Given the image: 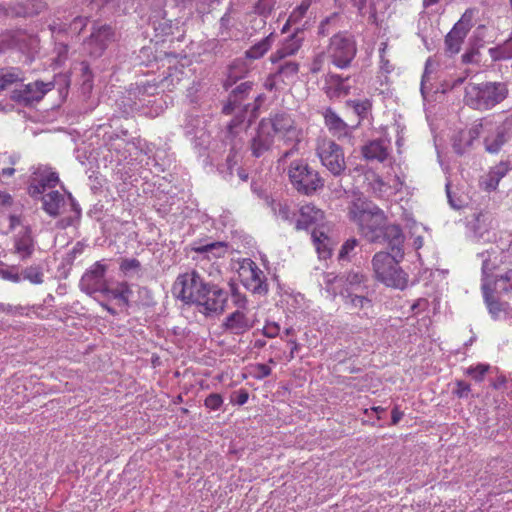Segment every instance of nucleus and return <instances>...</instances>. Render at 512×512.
<instances>
[{"mask_svg":"<svg viewBox=\"0 0 512 512\" xmlns=\"http://www.w3.org/2000/svg\"><path fill=\"white\" fill-rule=\"evenodd\" d=\"M222 404L223 398L218 393L209 394L204 401V405L206 406V408L214 411L218 410L222 406Z\"/></svg>","mask_w":512,"mask_h":512,"instance_id":"nucleus-51","label":"nucleus"},{"mask_svg":"<svg viewBox=\"0 0 512 512\" xmlns=\"http://www.w3.org/2000/svg\"><path fill=\"white\" fill-rule=\"evenodd\" d=\"M106 271V265L101 261L95 262L81 277L80 289L88 295L100 292L105 286L104 278Z\"/></svg>","mask_w":512,"mask_h":512,"instance_id":"nucleus-14","label":"nucleus"},{"mask_svg":"<svg viewBox=\"0 0 512 512\" xmlns=\"http://www.w3.org/2000/svg\"><path fill=\"white\" fill-rule=\"evenodd\" d=\"M299 72V64L295 61H286L279 65L277 71L273 73L274 78L282 77L284 79H291Z\"/></svg>","mask_w":512,"mask_h":512,"instance_id":"nucleus-38","label":"nucleus"},{"mask_svg":"<svg viewBox=\"0 0 512 512\" xmlns=\"http://www.w3.org/2000/svg\"><path fill=\"white\" fill-rule=\"evenodd\" d=\"M338 13H332L330 16L323 19L318 26V35L328 36L335 28L338 22Z\"/></svg>","mask_w":512,"mask_h":512,"instance_id":"nucleus-41","label":"nucleus"},{"mask_svg":"<svg viewBox=\"0 0 512 512\" xmlns=\"http://www.w3.org/2000/svg\"><path fill=\"white\" fill-rule=\"evenodd\" d=\"M47 4L44 0H28L25 8H28L29 17H34L44 11Z\"/></svg>","mask_w":512,"mask_h":512,"instance_id":"nucleus-49","label":"nucleus"},{"mask_svg":"<svg viewBox=\"0 0 512 512\" xmlns=\"http://www.w3.org/2000/svg\"><path fill=\"white\" fill-rule=\"evenodd\" d=\"M228 300V292L218 285L208 284L206 292L203 293V300L197 303L199 312L205 315L222 313Z\"/></svg>","mask_w":512,"mask_h":512,"instance_id":"nucleus-13","label":"nucleus"},{"mask_svg":"<svg viewBox=\"0 0 512 512\" xmlns=\"http://www.w3.org/2000/svg\"><path fill=\"white\" fill-rule=\"evenodd\" d=\"M20 78L15 72L0 73V91L7 88L8 85L19 81Z\"/></svg>","mask_w":512,"mask_h":512,"instance_id":"nucleus-54","label":"nucleus"},{"mask_svg":"<svg viewBox=\"0 0 512 512\" xmlns=\"http://www.w3.org/2000/svg\"><path fill=\"white\" fill-rule=\"evenodd\" d=\"M363 291H350L345 289V293L341 292L344 304L351 310L356 311L359 315L368 316L373 308V302L370 298L362 294Z\"/></svg>","mask_w":512,"mask_h":512,"instance_id":"nucleus-19","label":"nucleus"},{"mask_svg":"<svg viewBox=\"0 0 512 512\" xmlns=\"http://www.w3.org/2000/svg\"><path fill=\"white\" fill-rule=\"evenodd\" d=\"M474 16V11L472 9H467L460 20H458L453 27L458 28V30H461L468 34L470 29L473 27L472 19Z\"/></svg>","mask_w":512,"mask_h":512,"instance_id":"nucleus-45","label":"nucleus"},{"mask_svg":"<svg viewBox=\"0 0 512 512\" xmlns=\"http://www.w3.org/2000/svg\"><path fill=\"white\" fill-rule=\"evenodd\" d=\"M43 210L51 217H57L60 209L66 205L64 196L58 191H51L41 197Z\"/></svg>","mask_w":512,"mask_h":512,"instance_id":"nucleus-28","label":"nucleus"},{"mask_svg":"<svg viewBox=\"0 0 512 512\" xmlns=\"http://www.w3.org/2000/svg\"><path fill=\"white\" fill-rule=\"evenodd\" d=\"M230 290H231V297L233 303L241 309L246 308L247 305V298L245 295L241 294L237 287L234 284H230Z\"/></svg>","mask_w":512,"mask_h":512,"instance_id":"nucleus-52","label":"nucleus"},{"mask_svg":"<svg viewBox=\"0 0 512 512\" xmlns=\"http://www.w3.org/2000/svg\"><path fill=\"white\" fill-rule=\"evenodd\" d=\"M323 118L329 132L338 139L350 137L352 130L360 125V121H358L356 125L349 126L331 107L324 110Z\"/></svg>","mask_w":512,"mask_h":512,"instance_id":"nucleus-18","label":"nucleus"},{"mask_svg":"<svg viewBox=\"0 0 512 512\" xmlns=\"http://www.w3.org/2000/svg\"><path fill=\"white\" fill-rule=\"evenodd\" d=\"M279 331H280V327L277 323L267 324L262 330L264 336H266L268 338L276 337L278 335Z\"/></svg>","mask_w":512,"mask_h":512,"instance_id":"nucleus-63","label":"nucleus"},{"mask_svg":"<svg viewBox=\"0 0 512 512\" xmlns=\"http://www.w3.org/2000/svg\"><path fill=\"white\" fill-rule=\"evenodd\" d=\"M492 224V217L489 212L480 211L474 213L467 222V229L474 239H484L489 234Z\"/></svg>","mask_w":512,"mask_h":512,"instance_id":"nucleus-20","label":"nucleus"},{"mask_svg":"<svg viewBox=\"0 0 512 512\" xmlns=\"http://www.w3.org/2000/svg\"><path fill=\"white\" fill-rule=\"evenodd\" d=\"M433 64L434 63H433L431 58H428L426 63H425V69H424V73L422 75V80H421V92H422V94L425 93L426 82L429 81L430 74L433 72V69H432Z\"/></svg>","mask_w":512,"mask_h":512,"instance_id":"nucleus-58","label":"nucleus"},{"mask_svg":"<svg viewBox=\"0 0 512 512\" xmlns=\"http://www.w3.org/2000/svg\"><path fill=\"white\" fill-rule=\"evenodd\" d=\"M349 77H343L339 74H328L325 82V93L330 99L340 98L347 96L350 93L351 87L346 85L345 82Z\"/></svg>","mask_w":512,"mask_h":512,"instance_id":"nucleus-23","label":"nucleus"},{"mask_svg":"<svg viewBox=\"0 0 512 512\" xmlns=\"http://www.w3.org/2000/svg\"><path fill=\"white\" fill-rule=\"evenodd\" d=\"M509 170V165L507 163L501 162L499 165L495 166L483 179L482 184L485 186L487 191H494L497 189L500 180L507 174Z\"/></svg>","mask_w":512,"mask_h":512,"instance_id":"nucleus-30","label":"nucleus"},{"mask_svg":"<svg viewBox=\"0 0 512 512\" xmlns=\"http://www.w3.org/2000/svg\"><path fill=\"white\" fill-rule=\"evenodd\" d=\"M5 16L13 18H29L28 8H25L24 2H13L5 6Z\"/></svg>","mask_w":512,"mask_h":512,"instance_id":"nucleus-42","label":"nucleus"},{"mask_svg":"<svg viewBox=\"0 0 512 512\" xmlns=\"http://www.w3.org/2000/svg\"><path fill=\"white\" fill-rule=\"evenodd\" d=\"M288 177L292 187L305 196H312L324 187V179L304 159H296L289 164Z\"/></svg>","mask_w":512,"mask_h":512,"instance_id":"nucleus-4","label":"nucleus"},{"mask_svg":"<svg viewBox=\"0 0 512 512\" xmlns=\"http://www.w3.org/2000/svg\"><path fill=\"white\" fill-rule=\"evenodd\" d=\"M20 275L21 280H27L34 285H40L44 282V273L40 265L28 266L20 272Z\"/></svg>","mask_w":512,"mask_h":512,"instance_id":"nucleus-35","label":"nucleus"},{"mask_svg":"<svg viewBox=\"0 0 512 512\" xmlns=\"http://www.w3.org/2000/svg\"><path fill=\"white\" fill-rule=\"evenodd\" d=\"M321 163L335 177L343 174L346 162L343 148L333 140H323L317 147Z\"/></svg>","mask_w":512,"mask_h":512,"instance_id":"nucleus-9","label":"nucleus"},{"mask_svg":"<svg viewBox=\"0 0 512 512\" xmlns=\"http://www.w3.org/2000/svg\"><path fill=\"white\" fill-rule=\"evenodd\" d=\"M304 28H296L295 31L282 43V45L270 56L272 63L294 55L298 52L304 41Z\"/></svg>","mask_w":512,"mask_h":512,"instance_id":"nucleus-16","label":"nucleus"},{"mask_svg":"<svg viewBox=\"0 0 512 512\" xmlns=\"http://www.w3.org/2000/svg\"><path fill=\"white\" fill-rule=\"evenodd\" d=\"M240 276L245 288L254 295L266 296L268 294L267 278L264 272L252 260H249L247 265L241 266Z\"/></svg>","mask_w":512,"mask_h":512,"instance_id":"nucleus-12","label":"nucleus"},{"mask_svg":"<svg viewBox=\"0 0 512 512\" xmlns=\"http://www.w3.org/2000/svg\"><path fill=\"white\" fill-rule=\"evenodd\" d=\"M120 271H122L124 274H128L130 272H138L141 270V263L136 258H125L122 259L120 263Z\"/></svg>","mask_w":512,"mask_h":512,"instance_id":"nucleus-48","label":"nucleus"},{"mask_svg":"<svg viewBox=\"0 0 512 512\" xmlns=\"http://www.w3.org/2000/svg\"><path fill=\"white\" fill-rule=\"evenodd\" d=\"M494 290L500 296L512 299V269L498 275L494 280Z\"/></svg>","mask_w":512,"mask_h":512,"instance_id":"nucleus-33","label":"nucleus"},{"mask_svg":"<svg viewBox=\"0 0 512 512\" xmlns=\"http://www.w3.org/2000/svg\"><path fill=\"white\" fill-rule=\"evenodd\" d=\"M482 292L484 301L487 305L488 311L494 320L500 317L502 312H506L508 308L507 302H501L493 296V289L490 284L484 282L482 284Z\"/></svg>","mask_w":512,"mask_h":512,"instance_id":"nucleus-25","label":"nucleus"},{"mask_svg":"<svg viewBox=\"0 0 512 512\" xmlns=\"http://www.w3.org/2000/svg\"><path fill=\"white\" fill-rule=\"evenodd\" d=\"M357 245L358 240L356 238H350L347 241H345L339 251V259L348 258L350 253L355 249Z\"/></svg>","mask_w":512,"mask_h":512,"instance_id":"nucleus-53","label":"nucleus"},{"mask_svg":"<svg viewBox=\"0 0 512 512\" xmlns=\"http://www.w3.org/2000/svg\"><path fill=\"white\" fill-rule=\"evenodd\" d=\"M365 276L360 272L351 271L346 276V281L350 285V291H363L365 287L361 284L364 282Z\"/></svg>","mask_w":512,"mask_h":512,"instance_id":"nucleus-44","label":"nucleus"},{"mask_svg":"<svg viewBox=\"0 0 512 512\" xmlns=\"http://www.w3.org/2000/svg\"><path fill=\"white\" fill-rule=\"evenodd\" d=\"M39 181L44 186V188H54L59 182V176L56 172H48L46 175H43Z\"/></svg>","mask_w":512,"mask_h":512,"instance_id":"nucleus-55","label":"nucleus"},{"mask_svg":"<svg viewBox=\"0 0 512 512\" xmlns=\"http://www.w3.org/2000/svg\"><path fill=\"white\" fill-rule=\"evenodd\" d=\"M253 82L246 81L236 86L229 94L227 103L223 106L222 112L226 115L232 114L236 108H240L242 102L248 97L252 90Z\"/></svg>","mask_w":512,"mask_h":512,"instance_id":"nucleus-22","label":"nucleus"},{"mask_svg":"<svg viewBox=\"0 0 512 512\" xmlns=\"http://www.w3.org/2000/svg\"><path fill=\"white\" fill-rule=\"evenodd\" d=\"M386 245L389 251H379L372 258L375 278L387 287L403 290L408 283V275L399 266L404 258V243Z\"/></svg>","mask_w":512,"mask_h":512,"instance_id":"nucleus-2","label":"nucleus"},{"mask_svg":"<svg viewBox=\"0 0 512 512\" xmlns=\"http://www.w3.org/2000/svg\"><path fill=\"white\" fill-rule=\"evenodd\" d=\"M259 124L268 132L281 137L285 142H299V131L294 119L286 112L270 114L268 118L260 120Z\"/></svg>","mask_w":512,"mask_h":512,"instance_id":"nucleus-8","label":"nucleus"},{"mask_svg":"<svg viewBox=\"0 0 512 512\" xmlns=\"http://www.w3.org/2000/svg\"><path fill=\"white\" fill-rule=\"evenodd\" d=\"M226 245L223 242H208L203 244L202 241H195L191 244V250L198 254H211L213 257H221L225 252Z\"/></svg>","mask_w":512,"mask_h":512,"instance_id":"nucleus-32","label":"nucleus"},{"mask_svg":"<svg viewBox=\"0 0 512 512\" xmlns=\"http://www.w3.org/2000/svg\"><path fill=\"white\" fill-rule=\"evenodd\" d=\"M100 293L105 297L117 300L119 305L129 307V296L132 294V290L127 282H120L113 288L105 284Z\"/></svg>","mask_w":512,"mask_h":512,"instance_id":"nucleus-27","label":"nucleus"},{"mask_svg":"<svg viewBox=\"0 0 512 512\" xmlns=\"http://www.w3.org/2000/svg\"><path fill=\"white\" fill-rule=\"evenodd\" d=\"M274 140V134L268 132V130L258 124L255 135L249 141L251 155L254 158L264 157L271 151Z\"/></svg>","mask_w":512,"mask_h":512,"instance_id":"nucleus-15","label":"nucleus"},{"mask_svg":"<svg viewBox=\"0 0 512 512\" xmlns=\"http://www.w3.org/2000/svg\"><path fill=\"white\" fill-rule=\"evenodd\" d=\"M272 209L274 211V214L283 221H287L289 223L294 222L296 213L295 211L291 210L290 206L287 205L286 203L274 202L272 205Z\"/></svg>","mask_w":512,"mask_h":512,"instance_id":"nucleus-40","label":"nucleus"},{"mask_svg":"<svg viewBox=\"0 0 512 512\" xmlns=\"http://www.w3.org/2000/svg\"><path fill=\"white\" fill-rule=\"evenodd\" d=\"M349 214L358 224L361 235L369 243H404L405 235L401 226L389 224L384 211L373 202L359 199L353 203Z\"/></svg>","mask_w":512,"mask_h":512,"instance_id":"nucleus-1","label":"nucleus"},{"mask_svg":"<svg viewBox=\"0 0 512 512\" xmlns=\"http://www.w3.org/2000/svg\"><path fill=\"white\" fill-rule=\"evenodd\" d=\"M309 8V3L303 2L299 6H297L292 13L290 14V20H294L295 22L301 19Z\"/></svg>","mask_w":512,"mask_h":512,"instance_id":"nucleus-61","label":"nucleus"},{"mask_svg":"<svg viewBox=\"0 0 512 512\" xmlns=\"http://www.w3.org/2000/svg\"><path fill=\"white\" fill-rule=\"evenodd\" d=\"M512 139V115L505 117L500 123L491 120V126L483 138L485 151L498 154L503 146Z\"/></svg>","mask_w":512,"mask_h":512,"instance_id":"nucleus-10","label":"nucleus"},{"mask_svg":"<svg viewBox=\"0 0 512 512\" xmlns=\"http://www.w3.org/2000/svg\"><path fill=\"white\" fill-rule=\"evenodd\" d=\"M69 206L72 211V215L62 218L58 222V226L60 228H66L68 226H72L75 224V222L80 220L81 217V208L80 205L75 201V199L69 194Z\"/></svg>","mask_w":512,"mask_h":512,"instance_id":"nucleus-39","label":"nucleus"},{"mask_svg":"<svg viewBox=\"0 0 512 512\" xmlns=\"http://www.w3.org/2000/svg\"><path fill=\"white\" fill-rule=\"evenodd\" d=\"M467 33L453 27L445 36V52L450 56L459 53Z\"/></svg>","mask_w":512,"mask_h":512,"instance_id":"nucleus-31","label":"nucleus"},{"mask_svg":"<svg viewBox=\"0 0 512 512\" xmlns=\"http://www.w3.org/2000/svg\"><path fill=\"white\" fill-rule=\"evenodd\" d=\"M223 326L234 335H242L253 327V323L242 311L237 310L226 317Z\"/></svg>","mask_w":512,"mask_h":512,"instance_id":"nucleus-24","label":"nucleus"},{"mask_svg":"<svg viewBox=\"0 0 512 512\" xmlns=\"http://www.w3.org/2000/svg\"><path fill=\"white\" fill-rule=\"evenodd\" d=\"M362 155L368 161L383 162L388 156L387 146L381 139L369 141L362 147Z\"/></svg>","mask_w":512,"mask_h":512,"instance_id":"nucleus-26","label":"nucleus"},{"mask_svg":"<svg viewBox=\"0 0 512 512\" xmlns=\"http://www.w3.org/2000/svg\"><path fill=\"white\" fill-rule=\"evenodd\" d=\"M330 242H324L320 245H314L316 247V250L318 252V255L322 259H327L331 256V249L329 247Z\"/></svg>","mask_w":512,"mask_h":512,"instance_id":"nucleus-64","label":"nucleus"},{"mask_svg":"<svg viewBox=\"0 0 512 512\" xmlns=\"http://www.w3.org/2000/svg\"><path fill=\"white\" fill-rule=\"evenodd\" d=\"M275 38L274 33H270L258 43L254 44L249 50L246 51V57L250 59L261 58L271 47Z\"/></svg>","mask_w":512,"mask_h":512,"instance_id":"nucleus-34","label":"nucleus"},{"mask_svg":"<svg viewBox=\"0 0 512 512\" xmlns=\"http://www.w3.org/2000/svg\"><path fill=\"white\" fill-rule=\"evenodd\" d=\"M36 242L32 236V230L29 226H25L23 230L14 236L13 253L16 254L21 261H27L35 252Z\"/></svg>","mask_w":512,"mask_h":512,"instance_id":"nucleus-17","label":"nucleus"},{"mask_svg":"<svg viewBox=\"0 0 512 512\" xmlns=\"http://www.w3.org/2000/svg\"><path fill=\"white\" fill-rule=\"evenodd\" d=\"M53 87L54 84L52 82L35 81L14 89L10 94V98L12 101L28 107L42 100L45 94L52 90Z\"/></svg>","mask_w":512,"mask_h":512,"instance_id":"nucleus-11","label":"nucleus"},{"mask_svg":"<svg viewBox=\"0 0 512 512\" xmlns=\"http://www.w3.org/2000/svg\"><path fill=\"white\" fill-rule=\"evenodd\" d=\"M0 277L13 283H19L21 281V275L16 266L0 267Z\"/></svg>","mask_w":512,"mask_h":512,"instance_id":"nucleus-47","label":"nucleus"},{"mask_svg":"<svg viewBox=\"0 0 512 512\" xmlns=\"http://www.w3.org/2000/svg\"><path fill=\"white\" fill-rule=\"evenodd\" d=\"M206 283L200 274L193 270L180 274L172 287V292L177 299L188 305H197L203 300V293L206 292Z\"/></svg>","mask_w":512,"mask_h":512,"instance_id":"nucleus-5","label":"nucleus"},{"mask_svg":"<svg viewBox=\"0 0 512 512\" xmlns=\"http://www.w3.org/2000/svg\"><path fill=\"white\" fill-rule=\"evenodd\" d=\"M249 399V393L246 389H240L238 391H235L231 395V402L233 404L242 406L245 403H247Z\"/></svg>","mask_w":512,"mask_h":512,"instance_id":"nucleus-56","label":"nucleus"},{"mask_svg":"<svg viewBox=\"0 0 512 512\" xmlns=\"http://www.w3.org/2000/svg\"><path fill=\"white\" fill-rule=\"evenodd\" d=\"M272 373L271 368L263 363H258L255 365V374L254 377L256 379H264L268 376H270Z\"/></svg>","mask_w":512,"mask_h":512,"instance_id":"nucleus-60","label":"nucleus"},{"mask_svg":"<svg viewBox=\"0 0 512 512\" xmlns=\"http://www.w3.org/2000/svg\"><path fill=\"white\" fill-rule=\"evenodd\" d=\"M311 238L313 240L314 245H320L324 242H330L327 234L320 229L314 228L311 234Z\"/></svg>","mask_w":512,"mask_h":512,"instance_id":"nucleus-62","label":"nucleus"},{"mask_svg":"<svg viewBox=\"0 0 512 512\" xmlns=\"http://www.w3.org/2000/svg\"><path fill=\"white\" fill-rule=\"evenodd\" d=\"M117 40L115 27L94 22L89 37L83 42L84 51L92 58H100L110 44Z\"/></svg>","mask_w":512,"mask_h":512,"instance_id":"nucleus-7","label":"nucleus"},{"mask_svg":"<svg viewBox=\"0 0 512 512\" xmlns=\"http://www.w3.org/2000/svg\"><path fill=\"white\" fill-rule=\"evenodd\" d=\"M89 22V18L86 16H76L73 20L68 24L65 31L73 33L75 35H79L84 28L87 26Z\"/></svg>","mask_w":512,"mask_h":512,"instance_id":"nucleus-43","label":"nucleus"},{"mask_svg":"<svg viewBox=\"0 0 512 512\" xmlns=\"http://www.w3.org/2000/svg\"><path fill=\"white\" fill-rule=\"evenodd\" d=\"M489 126H491V120L487 118H482L478 122L474 123L468 131L466 146L470 147L473 140L477 139L482 132L487 134Z\"/></svg>","mask_w":512,"mask_h":512,"instance_id":"nucleus-37","label":"nucleus"},{"mask_svg":"<svg viewBox=\"0 0 512 512\" xmlns=\"http://www.w3.org/2000/svg\"><path fill=\"white\" fill-rule=\"evenodd\" d=\"M44 186L41 184V182L38 180L37 182L30 183L28 187V193L32 198H38L42 197L43 193L45 192Z\"/></svg>","mask_w":512,"mask_h":512,"instance_id":"nucleus-59","label":"nucleus"},{"mask_svg":"<svg viewBox=\"0 0 512 512\" xmlns=\"http://www.w3.org/2000/svg\"><path fill=\"white\" fill-rule=\"evenodd\" d=\"M489 369V366L488 365H485V364H478L477 366L473 367H469L467 370H466V374L471 376L474 380L480 382L482 381L485 373L488 371Z\"/></svg>","mask_w":512,"mask_h":512,"instance_id":"nucleus-50","label":"nucleus"},{"mask_svg":"<svg viewBox=\"0 0 512 512\" xmlns=\"http://www.w3.org/2000/svg\"><path fill=\"white\" fill-rule=\"evenodd\" d=\"M346 106L353 109L354 113L359 117V121L361 122L365 119L368 113L372 109V102L369 99L364 100H347Z\"/></svg>","mask_w":512,"mask_h":512,"instance_id":"nucleus-36","label":"nucleus"},{"mask_svg":"<svg viewBox=\"0 0 512 512\" xmlns=\"http://www.w3.org/2000/svg\"><path fill=\"white\" fill-rule=\"evenodd\" d=\"M456 386L457 388L453 391V393L459 398H467L469 392L471 391L470 384L463 380H457Z\"/></svg>","mask_w":512,"mask_h":512,"instance_id":"nucleus-57","label":"nucleus"},{"mask_svg":"<svg viewBox=\"0 0 512 512\" xmlns=\"http://www.w3.org/2000/svg\"><path fill=\"white\" fill-rule=\"evenodd\" d=\"M324 218V212L312 204L303 205L295 220L296 230H307L313 225H319Z\"/></svg>","mask_w":512,"mask_h":512,"instance_id":"nucleus-21","label":"nucleus"},{"mask_svg":"<svg viewBox=\"0 0 512 512\" xmlns=\"http://www.w3.org/2000/svg\"><path fill=\"white\" fill-rule=\"evenodd\" d=\"M357 54V44L347 31L335 33L329 41L327 55L331 63L340 69L348 68Z\"/></svg>","mask_w":512,"mask_h":512,"instance_id":"nucleus-6","label":"nucleus"},{"mask_svg":"<svg viewBox=\"0 0 512 512\" xmlns=\"http://www.w3.org/2000/svg\"><path fill=\"white\" fill-rule=\"evenodd\" d=\"M241 149V145L238 146L236 142L231 145L229 153L226 157V165L229 170V174L232 175V169L238 164L239 161V150Z\"/></svg>","mask_w":512,"mask_h":512,"instance_id":"nucleus-46","label":"nucleus"},{"mask_svg":"<svg viewBox=\"0 0 512 512\" xmlns=\"http://www.w3.org/2000/svg\"><path fill=\"white\" fill-rule=\"evenodd\" d=\"M251 108V116L248 119L249 126L252 120L256 117L257 107L255 105L247 104L243 107L238 108V113L231 119V121L227 125V132L229 136L235 137L237 134V129L246 121L247 111Z\"/></svg>","mask_w":512,"mask_h":512,"instance_id":"nucleus-29","label":"nucleus"},{"mask_svg":"<svg viewBox=\"0 0 512 512\" xmlns=\"http://www.w3.org/2000/svg\"><path fill=\"white\" fill-rule=\"evenodd\" d=\"M508 95L505 82L469 83L465 88L464 101L475 110L487 111L502 103Z\"/></svg>","mask_w":512,"mask_h":512,"instance_id":"nucleus-3","label":"nucleus"}]
</instances>
